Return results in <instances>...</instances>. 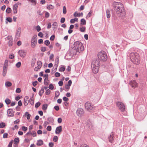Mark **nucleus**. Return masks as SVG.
I'll use <instances>...</instances> for the list:
<instances>
[{"instance_id":"37998d69","label":"nucleus","mask_w":147,"mask_h":147,"mask_svg":"<svg viewBox=\"0 0 147 147\" xmlns=\"http://www.w3.org/2000/svg\"><path fill=\"white\" fill-rule=\"evenodd\" d=\"M6 20L9 22H12L11 18L9 17L6 18Z\"/></svg>"},{"instance_id":"864d4df0","label":"nucleus","mask_w":147,"mask_h":147,"mask_svg":"<svg viewBox=\"0 0 147 147\" xmlns=\"http://www.w3.org/2000/svg\"><path fill=\"white\" fill-rule=\"evenodd\" d=\"M59 91H57L55 92V97H57L59 96Z\"/></svg>"},{"instance_id":"de8ad7c7","label":"nucleus","mask_w":147,"mask_h":147,"mask_svg":"<svg viewBox=\"0 0 147 147\" xmlns=\"http://www.w3.org/2000/svg\"><path fill=\"white\" fill-rule=\"evenodd\" d=\"M8 61L7 60H6L5 61L3 67H7V65H8Z\"/></svg>"},{"instance_id":"bf43d9fd","label":"nucleus","mask_w":147,"mask_h":147,"mask_svg":"<svg viewBox=\"0 0 147 147\" xmlns=\"http://www.w3.org/2000/svg\"><path fill=\"white\" fill-rule=\"evenodd\" d=\"M14 57V54H11L10 55H9V58L10 59H13Z\"/></svg>"},{"instance_id":"6e6552de","label":"nucleus","mask_w":147,"mask_h":147,"mask_svg":"<svg viewBox=\"0 0 147 147\" xmlns=\"http://www.w3.org/2000/svg\"><path fill=\"white\" fill-rule=\"evenodd\" d=\"M116 105L119 108V109L122 112L125 111V107L124 104L122 102H116Z\"/></svg>"},{"instance_id":"412c9836","label":"nucleus","mask_w":147,"mask_h":147,"mask_svg":"<svg viewBox=\"0 0 147 147\" xmlns=\"http://www.w3.org/2000/svg\"><path fill=\"white\" fill-rule=\"evenodd\" d=\"M7 70V67H3V76H5L6 75Z\"/></svg>"},{"instance_id":"2f4dec72","label":"nucleus","mask_w":147,"mask_h":147,"mask_svg":"<svg viewBox=\"0 0 147 147\" xmlns=\"http://www.w3.org/2000/svg\"><path fill=\"white\" fill-rule=\"evenodd\" d=\"M92 13V11H90L87 15L86 18L87 19H88V18L90 17L91 16Z\"/></svg>"},{"instance_id":"1a4fd4ad","label":"nucleus","mask_w":147,"mask_h":147,"mask_svg":"<svg viewBox=\"0 0 147 147\" xmlns=\"http://www.w3.org/2000/svg\"><path fill=\"white\" fill-rule=\"evenodd\" d=\"M129 84L131 86V87L134 88H135L138 86V84L135 80H133L130 81Z\"/></svg>"},{"instance_id":"7c9ffc66","label":"nucleus","mask_w":147,"mask_h":147,"mask_svg":"<svg viewBox=\"0 0 147 147\" xmlns=\"http://www.w3.org/2000/svg\"><path fill=\"white\" fill-rule=\"evenodd\" d=\"M25 115L26 116L27 119H29L30 118L31 116L30 115L29 113L28 112H26L25 113Z\"/></svg>"},{"instance_id":"a211bd4d","label":"nucleus","mask_w":147,"mask_h":147,"mask_svg":"<svg viewBox=\"0 0 147 147\" xmlns=\"http://www.w3.org/2000/svg\"><path fill=\"white\" fill-rule=\"evenodd\" d=\"M18 3H16L13 6V10L14 13H17V9L18 7Z\"/></svg>"},{"instance_id":"9d476101","label":"nucleus","mask_w":147,"mask_h":147,"mask_svg":"<svg viewBox=\"0 0 147 147\" xmlns=\"http://www.w3.org/2000/svg\"><path fill=\"white\" fill-rule=\"evenodd\" d=\"M77 115L79 117H81L84 113L83 110L82 109H78L76 111Z\"/></svg>"},{"instance_id":"774afa93","label":"nucleus","mask_w":147,"mask_h":147,"mask_svg":"<svg viewBox=\"0 0 147 147\" xmlns=\"http://www.w3.org/2000/svg\"><path fill=\"white\" fill-rule=\"evenodd\" d=\"M37 84L38 82L37 81H35L32 82V85L34 87L37 85Z\"/></svg>"},{"instance_id":"e433bc0d","label":"nucleus","mask_w":147,"mask_h":147,"mask_svg":"<svg viewBox=\"0 0 147 147\" xmlns=\"http://www.w3.org/2000/svg\"><path fill=\"white\" fill-rule=\"evenodd\" d=\"M44 90L42 88L41 90L39 92V94L40 96H42L43 93H44Z\"/></svg>"},{"instance_id":"c85d7f7f","label":"nucleus","mask_w":147,"mask_h":147,"mask_svg":"<svg viewBox=\"0 0 147 147\" xmlns=\"http://www.w3.org/2000/svg\"><path fill=\"white\" fill-rule=\"evenodd\" d=\"M74 16L75 17H80V13H78L77 12H75L74 14Z\"/></svg>"},{"instance_id":"ddd939ff","label":"nucleus","mask_w":147,"mask_h":147,"mask_svg":"<svg viewBox=\"0 0 147 147\" xmlns=\"http://www.w3.org/2000/svg\"><path fill=\"white\" fill-rule=\"evenodd\" d=\"M7 39L9 40L8 44L9 46H12L13 44L12 38L11 36H9L7 38Z\"/></svg>"},{"instance_id":"69168bd1","label":"nucleus","mask_w":147,"mask_h":147,"mask_svg":"<svg viewBox=\"0 0 147 147\" xmlns=\"http://www.w3.org/2000/svg\"><path fill=\"white\" fill-rule=\"evenodd\" d=\"M55 38V36L54 35H53L50 38V40H54Z\"/></svg>"},{"instance_id":"f8f14e48","label":"nucleus","mask_w":147,"mask_h":147,"mask_svg":"<svg viewBox=\"0 0 147 147\" xmlns=\"http://www.w3.org/2000/svg\"><path fill=\"white\" fill-rule=\"evenodd\" d=\"M62 127L61 126L57 127L55 130V133L57 134H59L62 130Z\"/></svg>"},{"instance_id":"09e8293b","label":"nucleus","mask_w":147,"mask_h":147,"mask_svg":"<svg viewBox=\"0 0 147 147\" xmlns=\"http://www.w3.org/2000/svg\"><path fill=\"white\" fill-rule=\"evenodd\" d=\"M40 105V102H38L35 104V107L36 108H38Z\"/></svg>"},{"instance_id":"20e7f679","label":"nucleus","mask_w":147,"mask_h":147,"mask_svg":"<svg viewBox=\"0 0 147 147\" xmlns=\"http://www.w3.org/2000/svg\"><path fill=\"white\" fill-rule=\"evenodd\" d=\"M74 45V49L77 52H80L84 50V47L82 43L79 41L75 42Z\"/></svg>"},{"instance_id":"bb28decb","label":"nucleus","mask_w":147,"mask_h":147,"mask_svg":"<svg viewBox=\"0 0 147 147\" xmlns=\"http://www.w3.org/2000/svg\"><path fill=\"white\" fill-rule=\"evenodd\" d=\"M19 140L18 138H15L14 140V143L15 144H17L19 143Z\"/></svg>"},{"instance_id":"4d7b16f0","label":"nucleus","mask_w":147,"mask_h":147,"mask_svg":"<svg viewBox=\"0 0 147 147\" xmlns=\"http://www.w3.org/2000/svg\"><path fill=\"white\" fill-rule=\"evenodd\" d=\"M41 67L39 66H37L34 69V70L35 71H38L40 68Z\"/></svg>"},{"instance_id":"6e6d98bb","label":"nucleus","mask_w":147,"mask_h":147,"mask_svg":"<svg viewBox=\"0 0 147 147\" xmlns=\"http://www.w3.org/2000/svg\"><path fill=\"white\" fill-rule=\"evenodd\" d=\"M51 93V91L49 89H47L45 93L46 94L48 95L50 94Z\"/></svg>"},{"instance_id":"cd10ccee","label":"nucleus","mask_w":147,"mask_h":147,"mask_svg":"<svg viewBox=\"0 0 147 147\" xmlns=\"http://www.w3.org/2000/svg\"><path fill=\"white\" fill-rule=\"evenodd\" d=\"M12 85L11 83L7 81L5 83V85L6 87H10Z\"/></svg>"},{"instance_id":"49530a36","label":"nucleus","mask_w":147,"mask_h":147,"mask_svg":"<svg viewBox=\"0 0 147 147\" xmlns=\"http://www.w3.org/2000/svg\"><path fill=\"white\" fill-rule=\"evenodd\" d=\"M58 140V137L57 136H54L53 138V140L55 142H56Z\"/></svg>"},{"instance_id":"39448f33","label":"nucleus","mask_w":147,"mask_h":147,"mask_svg":"<svg viewBox=\"0 0 147 147\" xmlns=\"http://www.w3.org/2000/svg\"><path fill=\"white\" fill-rule=\"evenodd\" d=\"M98 59L101 61H105L107 59L106 53L104 51H101L98 53Z\"/></svg>"},{"instance_id":"5701e85b","label":"nucleus","mask_w":147,"mask_h":147,"mask_svg":"<svg viewBox=\"0 0 147 147\" xmlns=\"http://www.w3.org/2000/svg\"><path fill=\"white\" fill-rule=\"evenodd\" d=\"M80 22V25H85L86 24V21L84 18L81 19Z\"/></svg>"},{"instance_id":"0eeeda50","label":"nucleus","mask_w":147,"mask_h":147,"mask_svg":"<svg viewBox=\"0 0 147 147\" xmlns=\"http://www.w3.org/2000/svg\"><path fill=\"white\" fill-rule=\"evenodd\" d=\"M85 108L88 111L93 110L94 107L89 102H86L85 105Z\"/></svg>"},{"instance_id":"a19ab883","label":"nucleus","mask_w":147,"mask_h":147,"mask_svg":"<svg viewBox=\"0 0 147 147\" xmlns=\"http://www.w3.org/2000/svg\"><path fill=\"white\" fill-rule=\"evenodd\" d=\"M63 13L64 14H65L67 12L66 8V7L65 6H64L63 8Z\"/></svg>"},{"instance_id":"f03ea898","label":"nucleus","mask_w":147,"mask_h":147,"mask_svg":"<svg viewBox=\"0 0 147 147\" xmlns=\"http://www.w3.org/2000/svg\"><path fill=\"white\" fill-rule=\"evenodd\" d=\"M130 58L131 61L134 64L138 65L140 62V58L139 54L136 53H132L130 54Z\"/></svg>"},{"instance_id":"0e129e2a","label":"nucleus","mask_w":147,"mask_h":147,"mask_svg":"<svg viewBox=\"0 0 147 147\" xmlns=\"http://www.w3.org/2000/svg\"><path fill=\"white\" fill-rule=\"evenodd\" d=\"M54 146V144L53 142H50L49 144V147H53Z\"/></svg>"},{"instance_id":"58836bf2","label":"nucleus","mask_w":147,"mask_h":147,"mask_svg":"<svg viewBox=\"0 0 147 147\" xmlns=\"http://www.w3.org/2000/svg\"><path fill=\"white\" fill-rule=\"evenodd\" d=\"M21 65V63L20 62H18L16 65V66L17 68H19Z\"/></svg>"},{"instance_id":"8fccbe9b","label":"nucleus","mask_w":147,"mask_h":147,"mask_svg":"<svg viewBox=\"0 0 147 147\" xmlns=\"http://www.w3.org/2000/svg\"><path fill=\"white\" fill-rule=\"evenodd\" d=\"M8 135L7 133H4L3 135V138H7Z\"/></svg>"},{"instance_id":"a878e982","label":"nucleus","mask_w":147,"mask_h":147,"mask_svg":"<svg viewBox=\"0 0 147 147\" xmlns=\"http://www.w3.org/2000/svg\"><path fill=\"white\" fill-rule=\"evenodd\" d=\"M30 103L32 105H33L34 104V99L33 97H31L30 98L29 100Z\"/></svg>"},{"instance_id":"6ab92c4d","label":"nucleus","mask_w":147,"mask_h":147,"mask_svg":"<svg viewBox=\"0 0 147 147\" xmlns=\"http://www.w3.org/2000/svg\"><path fill=\"white\" fill-rule=\"evenodd\" d=\"M55 64L54 65V67L56 69L57 68L59 63V58L57 57L55 59Z\"/></svg>"},{"instance_id":"603ef678","label":"nucleus","mask_w":147,"mask_h":147,"mask_svg":"<svg viewBox=\"0 0 147 147\" xmlns=\"http://www.w3.org/2000/svg\"><path fill=\"white\" fill-rule=\"evenodd\" d=\"M49 13L47 12H46L45 16L46 18H48L49 16Z\"/></svg>"},{"instance_id":"338daca9","label":"nucleus","mask_w":147,"mask_h":147,"mask_svg":"<svg viewBox=\"0 0 147 147\" xmlns=\"http://www.w3.org/2000/svg\"><path fill=\"white\" fill-rule=\"evenodd\" d=\"M21 90L19 88H18L16 89V92L17 93H19L21 92Z\"/></svg>"},{"instance_id":"473e14b6","label":"nucleus","mask_w":147,"mask_h":147,"mask_svg":"<svg viewBox=\"0 0 147 147\" xmlns=\"http://www.w3.org/2000/svg\"><path fill=\"white\" fill-rule=\"evenodd\" d=\"M80 30L81 32H84L85 31L86 28L82 26L80 28Z\"/></svg>"},{"instance_id":"72a5a7b5","label":"nucleus","mask_w":147,"mask_h":147,"mask_svg":"<svg viewBox=\"0 0 147 147\" xmlns=\"http://www.w3.org/2000/svg\"><path fill=\"white\" fill-rule=\"evenodd\" d=\"M47 8L48 9H53L54 8V6L52 5H50L47 7Z\"/></svg>"},{"instance_id":"680f3d73","label":"nucleus","mask_w":147,"mask_h":147,"mask_svg":"<svg viewBox=\"0 0 147 147\" xmlns=\"http://www.w3.org/2000/svg\"><path fill=\"white\" fill-rule=\"evenodd\" d=\"M38 36L41 38H42L43 36V34L42 32H40L38 33Z\"/></svg>"},{"instance_id":"c03bdc74","label":"nucleus","mask_w":147,"mask_h":147,"mask_svg":"<svg viewBox=\"0 0 147 147\" xmlns=\"http://www.w3.org/2000/svg\"><path fill=\"white\" fill-rule=\"evenodd\" d=\"M36 28L37 32H39L41 30V28L39 25H38L36 26Z\"/></svg>"},{"instance_id":"5fc2aeb1","label":"nucleus","mask_w":147,"mask_h":147,"mask_svg":"<svg viewBox=\"0 0 147 147\" xmlns=\"http://www.w3.org/2000/svg\"><path fill=\"white\" fill-rule=\"evenodd\" d=\"M45 44L47 46H48L50 44V42L49 40H46L45 42Z\"/></svg>"},{"instance_id":"dca6fc26","label":"nucleus","mask_w":147,"mask_h":147,"mask_svg":"<svg viewBox=\"0 0 147 147\" xmlns=\"http://www.w3.org/2000/svg\"><path fill=\"white\" fill-rule=\"evenodd\" d=\"M29 97L28 96H26L25 97L24 101V104L26 106L28 105L29 101Z\"/></svg>"},{"instance_id":"b1692460","label":"nucleus","mask_w":147,"mask_h":147,"mask_svg":"<svg viewBox=\"0 0 147 147\" xmlns=\"http://www.w3.org/2000/svg\"><path fill=\"white\" fill-rule=\"evenodd\" d=\"M107 16L108 18H110L111 16L110 11L109 10L107 9L106 11Z\"/></svg>"},{"instance_id":"7ed1b4c3","label":"nucleus","mask_w":147,"mask_h":147,"mask_svg":"<svg viewBox=\"0 0 147 147\" xmlns=\"http://www.w3.org/2000/svg\"><path fill=\"white\" fill-rule=\"evenodd\" d=\"M100 65V61L98 60L94 59L92 61L91 67L92 72L94 73H96L98 72Z\"/></svg>"},{"instance_id":"2eb2a0df","label":"nucleus","mask_w":147,"mask_h":147,"mask_svg":"<svg viewBox=\"0 0 147 147\" xmlns=\"http://www.w3.org/2000/svg\"><path fill=\"white\" fill-rule=\"evenodd\" d=\"M86 124L87 126L89 128H91L93 127L92 123L89 120L87 121Z\"/></svg>"},{"instance_id":"aec40b11","label":"nucleus","mask_w":147,"mask_h":147,"mask_svg":"<svg viewBox=\"0 0 147 147\" xmlns=\"http://www.w3.org/2000/svg\"><path fill=\"white\" fill-rule=\"evenodd\" d=\"M43 144V142L42 140H39L37 141L36 145L38 146H41Z\"/></svg>"},{"instance_id":"9b49d317","label":"nucleus","mask_w":147,"mask_h":147,"mask_svg":"<svg viewBox=\"0 0 147 147\" xmlns=\"http://www.w3.org/2000/svg\"><path fill=\"white\" fill-rule=\"evenodd\" d=\"M18 53L21 57L24 58L26 56V53L23 50H20L19 51Z\"/></svg>"},{"instance_id":"13d9d810","label":"nucleus","mask_w":147,"mask_h":147,"mask_svg":"<svg viewBox=\"0 0 147 147\" xmlns=\"http://www.w3.org/2000/svg\"><path fill=\"white\" fill-rule=\"evenodd\" d=\"M65 21V18H61L60 20V22L61 23H63Z\"/></svg>"},{"instance_id":"ea45409f","label":"nucleus","mask_w":147,"mask_h":147,"mask_svg":"<svg viewBox=\"0 0 147 147\" xmlns=\"http://www.w3.org/2000/svg\"><path fill=\"white\" fill-rule=\"evenodd\" d=\"M22 131H26L28 129V128L27 127L25 126H22Z\"/></svg>"},{"instance_id":"c756f323","label":"nucleus","mask_w":147,"mask_h":147,"mask_svg":"<svg viewBox=\"0 0 147 147\" xmlns=\"http://www.w3.org/2000/svg\"><path fill=\"white\" fill-rule=\"evenodd\" d=\"M48 107V105L47 104H45L43 105L42 107V109L43 111H45L46 110Z\"/></svg>"},{"instance_id":"c9c22d12","label":"nucleus","mask_w":147,"mask_h":147,"mask_svg":"<svg viewBox=\"0 0 147 147\" xmlns=\"http://www.w3.org/2000/svg\"><path fill=\"white\" fill-rule=\"evenodd\" d=\"M5 102L7 105H9L11 103V100L9 99L6 98L5 100Z\"/></svg>"},{"instance_id":"f704fd0d","label":"nucleus","mask_w":147,"mask_h":147,"mask_svg":"<svg viewBox=\"0 0 147 147\" xmlns=\"http://www.w3.org/2000/svg\"><path fill=\"white\" fill-rule=\"evenodd\" d=\"M5 124L4 123L2 122L0 123V128H2L5 127Z\"/></svg>"},{"instance_id":"a18cd8bd","label":"nucleus","mask_w":147,"mask_h":147,"mask_svg":"<svg viewBox=\"0 0 147 147\" xmlns=\"http://www.w3.org/2000/svg\"><path fill=\"white\" fill-rule=\"evenodd\" d=\"M49 88L51 90H53L54 88V86L52 84H50L49 85Z\"/></svg>"},{"instance_id":"e2e57ef3","label":"nucleus","mask_w":147,"mask_h":147,"mask_svg":"<svg viewBox=\"0 0 147 147\" xmlns=\"http://www.w3.org/2000/svg\"><path fill=\"white\" fill-rule=\"evenodd\" d=\"M55 77H58L60 76V74L58 72H56L55 74Z\"/></svg>"},{"instance_id":"423d86ee","label":"nucleus","mask_w":147,"mask_h":147,"mask_svg":"<svg viewBox=\"0 0 147 147\" xmlns=\"http://www.w3.org/2000/svg\"><path fill=\"white\" fill-rule=\"evenodd\" d=\"M37 36L36 35H34L32 37L31 39V47L32 48H34L36 46L37 42Z\"/></svg>"},{"instance_id":"79ce46f5","label":"nucleus","mask_w":147,"mask_h":147,"mask_svg":"<svg viewBox=\"0 0 147 147\" xmlns=\"http://www.w3.org/2000/svg\"><path fill=\"white\" fill-rule=\"evenodd\" d=\"M37 64L38 65V66L41 67L42 66V62L40 61H38L37 62Z\"/></svg>"},{"instance_id":"f257e3e1","label":"nucleus","mask_w":147,"mask_h":147,"mask_svg":"<svg viewBox=\"0 0 147 147\" xmlns=\"http://www.w3.org/2000/svg\"><path fill=\"white\" fill-rule=\"evenodd\" d=\"M113 7L116 13L121 15L125 13L124 9L122 4L119 2H114L113 3Z\"/></svg>"},{"instance_id":"3c124183","label":"nucleus","mask_w":147,"mask_h":147,"mask_svg":"<svg viewBox=\"0 0 147 147\" xmlns=\"http://www.w3.org/2000/svg\"><path fill=\"white\" fill-rule=\"evenodd\" d=\"M53 26H54V28H56L55 27H57V22H54L53 23Z\"/></svg>"},{"instance_id":"4be33fe9","label":"nucleus","mask_w":147,"mask_h":147,"mask_svg":"<svg viewBox=\"0 0 147 147\" xmlns=\"http://www.w3.org/2000/svg\"><path fill=\"white\" fill-rule=\"evenodd\" d=\"M78 19L77 18H75L74 19H71L70 20V22L71 24H74L75 22H78Z\"/></svg>"},{"instance_id":"4c0bfd02","label":"nucleus","mask_w":147,"mask_h":147,"mask_svg":"<svg viewBox=\"0 0 147 147\" xmlns=\"http://www.w3.org/2000/svg\"><path fill=\"white\" fill-rule=\"evenodd\" d=\"M11 9L9 7H8L7 8V9L6 10V12L7 13H9L11 12Z\"/></svg>"},{"instance_id":"393cba45","label":"nucleus","mask_w":147,"mask_h":147,"mask_svg":"<svg viewBox=\"0 0 147 147\" xmlns=\"http://www.w3.org/2000/svg\"><path fill=\"white\" fill-rule=\"evenodd\" d=\"M49 83V82L48 77L46 78L44 80V84L45 85H47Z\"/></svg>"},{"instance_id":"4468645a","label":"nucleus","mask_w":147,"mask_h":147,"mask_svg":"<svg viewBox=\"0 0 147 147\" xmlns=\"http://www.w3.org/2000/svg\"><path fill=\"white\" fill-rule=\"evenodd\" d=\"M7 114L9 117H13L14 116V112L13 110L9 109L7 111Z\"/></svg>"},{"instance_id":"052dcab7","label":"nucleus","mask_w":147,"mask_h":147,"mask_svg":"<svg viewBox=\"0 0 147 147\" xmlns=\"http://www.w3.org/2000/svg\"><path fill=\"white\" fill-rule=\"evenodd\" d=\"M20 122V120L19 119H17L14 121V123L15 124H19Z\"/></svg>"},{"instance_id":"f3484780","label":"nucleus","mask_w":147,"mask_h":147,"mask_svg":"<svg viewBox=\"0 0 147 147\" xmlns=\"http://www.w3.org/2000/svg\"><path fill=\"white\" fill-rule=\"evenodd\" d=\"M114 135L113 133H112L109 137L108 139L109 141L110 142H112L114 139Z\"/></svg>"}]
</instances>
